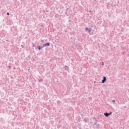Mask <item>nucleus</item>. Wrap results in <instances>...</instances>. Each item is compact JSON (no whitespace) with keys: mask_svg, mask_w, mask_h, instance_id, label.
<instances>
[{"mask_svg":"<svg viewBox=\"0 0 129 129\" xmlns=\"http://www.w3.org/2000/svg\"><path fill=\"white\" fill-rule=\"evenodd\" d=\"M106 81V77L104 76L103 77V79L102 80L101 83H105Z\"/></svg>","mask_w":129,"mask_h":129,"instance_id":"obj_3","label":"nucleus"},{"mask_svg":"<svg viewBox=\"0 0 129 129\" xmlns=\"http://www.w3.org/2000/svg\"><path fill=\"white\" fill-rule=\"evenodd\" d=\"M112 114V112H110L109 113L106 112L104 113V115H105L106 117H108L109 115H111Z\"/></svg>","mask_w":129,"mask_h":129,"instance_id":"obj_1","label":"nucleus"},{"mask_svg":"<svg viewBox=\"0 0 129 129\" xmlns=\"http://www.w3.org/2000/svg\"><path fill=\"white\" fill-rule=\"evenodd\" d=\"M7 16H10V13L8 12V13H7Z\"/></svg>","mask_w":129,"mask_h":129,"instance_id":"obj_13","label":"nucleus"},{"mask_svg":"<svg viewBox=\"0 0 129 129\" xmlns=\"http://www.w3.org/2000/svg\"><path fill=\"white\" fill-rule=\"evenodd\" d=\"M21 47H22V48H24V46H23V45H21Z\"/></svg>","mask_w":129,"mask_h":129,"instance_id":"obj_16","label":"nucleus"},{"mask_svg":"<svg viewBox=\"0 0 129 129\" xmlns=\"http://www.w3.org/2000/svg\"><path fill=\"white\" fill-rule=\"evenodd\" d=\"M44 48L43 46H41L40 45H37V48L40 51L41 49H43Z\"/></svg>","mask_w":129,"mask_h":129,"instance_id":"obj_6","label":"nucleus"},{"mask_svg":"<svg viewBox=\"0 0 129 129\" xmlns=\"http://www.w3.org/2000/svg\"><path fill=\"white\" fill-rule=\"evenodd\" d=\"M39 82H42L43 79H39Z\"/></svg>","mask_w":129,"mask_h":129,"instance_id":"obj_9","label":"nucleus"},{"mask_svg":"<svg viewBox=\"0 0 129 129\" xmlns=\"http://www.w3.org/2000/svg\"><path fill=\"white\" fill-rule=\"evenodd\" d=\"M41 42H43V40H41Z\"/></svg>","mask_w":129,"mask_h":129,"instance_id":"obj_19","label":"nucleus"},{"mask_svg":"<svg viewBox=\"0 0 129 129\" xmlns=\"http://www.w3.org/2000/svg\"><path fill=\"white\" fill-rule=\"evenodd\" d=\"M86 32H88V33H89V34H90L91 33V28H88V27H86L85 29Z\"/></svg>","mask_w":129,"mask_h":129,"instance_id":"obj_2","label":"nucleus"},{"mask_svg":"<svg viewBox=\"0 0 129 129\" xmlns=\"http://www.w3.org/2000/svg\"><path fill=\"white\" fill-rule=\"evenodd\" d=\"M93 119H94V120H97V119H96V118H95V117H93Z\"/></svg>","mask_w":129,"mask_h":129,"instance_id":"obj_10","label":"nucleus"},{"mask_svg":"<svg viewBox=\"0 0 129 129\" xmlns=\"http://www.w3.org/2000/svg\"><path fill=\"white\" fill-rule=\"evenodd\" d=\"M9 68H11V66H9Z\"/></svg>","mask_w":129,"mask_h":129,"instance_id":"obj_18","label":"nucleus"},{"mask_svg":"<svg viewBox=\"0 0 129 129\" xmlns=\"http://www.w3.org/2000/svg\"><path fill=\"white\" fill-rule=\"evenodd\" d=\"M49 46H50V42H47L43 45V47H49Z\"/></svg>","mask_w":129,"mask_h":129,"instance_id":"obj_4","label":"nucleus"},{"mask_svg":"<svg viewBox=\"0 0 129 129\" xmlns=\"http://www.w3.org/2000/svg\"><path fill=\"white\" fill-rule=\"evenodd\" d=\"M66 15H67V16H68V14H67V13H66Z\"/></svg>","mask_w":129,"mask_h":129,"instance_id":"obj_17","label":"nucleus"},{"mask_svg":"<svg viewBox=\"0 0 129 129\" xmlns=\"http://www.w3.org/2000/svg\"><path fill=\"white\" fill-rule=\"evenodd\" d=\"M63 68L64 70H66V71H69V68H68V67L67 66H65Z\"/></svg>","mask_w":129,"mask_h":129,"instance_id":"obj_5","label":"nucleus"},{"mask_svg":"<svg viewBox=\"0 0 129 129\" xmlns=\"http://www.w3.org/2000/svg\"><path fill=\"white\" fill-rule=\"evenodd\" d=\"M102 65H104V62H102Z\"/></svg>","mask_w":129,"mask_h":129,"instance_id":"obj_15","label":"nucleus"},{"mask_svg":"<svg viewBox=\"0 0 129 129\" xmlns=\"http://www.w3.org/2000/svg\"><path fill=\"white\" fill-rule=\"evenodd\" d=\"M96 128L99 129V128L100 127V126H99V124H96Z\"/></svg>","mask_w":129,"mask_h":129,"instance_id":"obj_8","label":"nucleus"},{"mask_svg":"<svg viewBox=\"0 0 129 129\" xmlns=\"http://www.w3.org/2000/svg\"><path fill=\"white\" fill-rule=\"evenodd\" d=\"M32 47L34 48L35 47V44L34 43H32Z\"/></svg>","mask_w":129,"mask_h":129,"instance_id":"obj_12","label":"nucleus"},{"mask_svg":"<svg viewBox=\"0 0 129 129\" xmlns=\"http://www.w3.org/2000/svg\"><path fill=\"white\" fill-rule=\"evenodd\" d=\"M112 102H113V103H115V100H113Z\"/></svg>","mask_w":129,"mask_h":129,"instance_id":"obj_11","label":"nucleus"},{"mask_svg":"<svg viewBox=\"0 0 129 129\" xmlns=\"http://www.w3.org/2000/svg\"><path fill=\"white\" fill-rule=\"evenodd\" d=\"M89 13H90V14H92V11L91 10H90V11H89Z\"/></svg>","mask_w":129,"mask_h":129,"instance_id":"obj_14","label":"nucleus"},{"mask_svg":"<svg viewBox=\"0 0 129 129\" xmlns=\"http://www.w3.org/2000/svg\"><path fill=\"white\" fill-rule=\"evenodd\" d=\"M97 122H98V120H95V122H94V125H96V124H97Z\"/></svg>","mask_w":129,"mask_h":129,"instance_id":"obj_7","label":"nucleus"}]
</instances>
